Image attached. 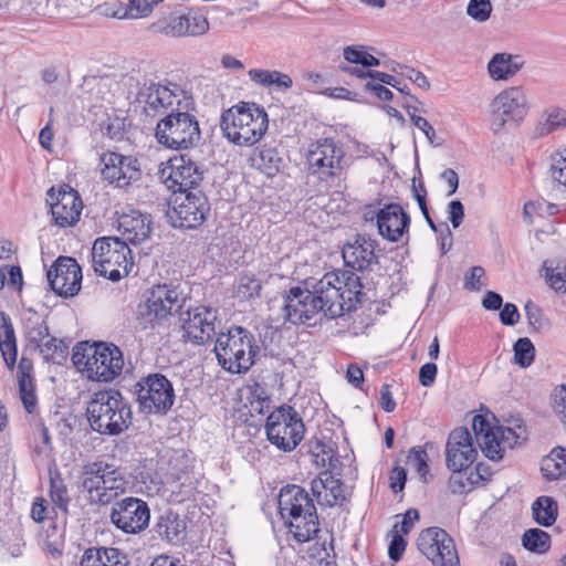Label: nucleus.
Listing matches in <instances>:
<instances>
[{
	"label": "nucleus",
	"instance_id": "nucleus-1",
	"mask_svg": "<svg viewBox=\"0 0 566 566\" xmlns=\"http://www.w3.org/2000/svg\"><path fill=\"white\" fill-rule=\"evenodd\" d=\"M361 287L360 277L352 272H328L312 290L294 286L284 300L285 319L297 325L318 314L329 319L340 317L360 303Z\"/></svg>",
	"mask_w": 566,
	"mask_h": 566
},
{
	"label": "nucleus",
	"instance_id": "nucleus-2",
	"mask_svg": "<svg viewBox=\"0 0 566 566\" xmlns=\"http://www.w3.org/2000/svg\"><path fill=\"white\" fill-rule=\"evenodd\" d=\"M86 415L91 429L104 436H118L133 422L130 403L116 389L95 392L87 402Z\"/></svg>",
	"mask_w": 566,
	"mask_h": 566
},
{
	"label": "nucleus",
	"instance_id": "nucleus-3",
	"mask_svg": "<svg viewBox=\"0 0 566 566\" xmlns=\"http://www.w3.org/2000/svg\"><path fill=\"white\" fill-rule=\"evenodd\" d=\"M279 512L289 532L300 543L311 541L319 532L314 502L300 485L291 484L281 489Z\"/></svg>",
	"mask_w": 566,
	"mask_h": 566
},
{
	"label": "nucleus",
	"instance_id": "nucleus-4",
	"mask_svg": "<svg viewBox=\"0 0 566 566\" xmlns=\"http://www.w3.org/2000/svg\"><path fill=\"white\" fill-rule=\"evenodd\" d=\"M223 137L240 147H250L260 142L269 126L265 109L255 103L240 102L226 109L220 117Z\"/></svg>",
	"mask_w": 566,
	"mask_h": 566
},
{
	"label": "nucleus",
	"instance_id": "nucleus-5",
	"mask_svg": "<svg viewBox=\"0 0 566 566\" xmlns=\"http://www.w3.org/2000/svg\"><path fill=\"white\" fill-rule=\"evenodd\" d=\"M220 366L231 374L247 373L255 361L260 348L254 335L242 326L220 332L213 348Z\"/></svg>",
	"mask_w": 566,
	"mask_h": 566
},
{
	"label": "nucleus",
	"instance_id": "nucleus-6",
	"mask_svg": "<svg viewBox=\"0 0 566 566\" xmlns=\"http://www.w3.org/2000/svg\"><path fill=\"white\" fill-rule=\"evenodd\" d=\"M195 111L193 98L181 103L156 125V138L166 148L182 150L196 147L201 140V130Z\"/></svg>",
	"mask_w": 566,
	"mask_h": 566
},
{
	"label": "nucleus",
	"instance_id": "nucleus-7",
	"mask_svg": "<svg viewBox=\"0 0 566 566\" xmlns=\"http://www.w3.org/2000/svg\"><path fill=\"white\" fill-rule=\"evenodd\" d=\"M72 360L95 381H112L122 374L124 367L123 353L113 344H80L74 348Z\"/></svg>",
	"mask_w": 566,
	"mask_h": 566
},
{
	"label": "nucleus",
	"instance_id": "nucleus-8",
	"mask_svg": "<svg viewBox=\"0 0 566 566\" xmlns=\"http://www.w3.org/2000/svg\"><path fill=\"white\" fill-rule=\"evenodd\" d=\"M92 263L96 273L113 282L128 275L134 265L132 250L117 237H103L94 241Z\"/></svg>",
	"mask_w": 566,
	"mask_h": 566
},
{
	"label": "nucleus",
	"instance_id": "nucleus-9",
	"mask_svg": "<svg viewBox=\"0 0 566 566\" xmlns=\"http://www.w3.org/2000/svg\"><path fill=\"white\" fill-rule=\"evenodd\" d=\"M265 433L271 444L283 452H291L302 442L305 424L293 407L283 405L268 416Z\"/></svg>",
	"mask_w": 566,
	"mask_h": 566
},
{
	"label": "nucleus",
	"instance_id": "nucleus-10",
	"mask_svg": "<svg viewBox=\"0 0 566 566\" xmlns=\"http://www.w3.org/2000/svg\"><path fill=\"white\" fill-rule=\"evenodd\" d=\"M122 474L107 463L92 462L84 467L82 486L91 502L108 504L126 490Z\"/></svg>",
	"mask_w": 566,
	"mask_h": 566
},
{
	"label": "nucleus",
	"instance_id": "nucleus-11",
	"mask_svg": "<svg viewBox=\"0 0 566 566\" xmlns=\"http://www.w3.org/2000/svg\"><path fill=\"white\" fill-rule=\"evenodd\" d=\"M306 159L310 172L329 186L340 180L346 169L345 151L333 138L318 139L312 144Z\"/></svg>",
	"mask_w": 566,
	"mask_h": 566
},
{
	"label": "nucleus",
	"instance_id": "nucleus-12",
	"mask_svg": "<svg viewBox=\"0 0 566 566\" xmlns=\"http://www.w3.org/2000/svg\"><path fill=\"white\" fill-rule=\"evenodd\" d=\"M134 392L139 411L145 415L165 416L176 399L171 381L159 373L140 378Z\"/></svg>",
	"mask_w": 566,
	"mask_h": 566
},
{
	"label": "nucleus",
	"instance_id": "nucleus-13",
	"mask_svg": "<svg viewBox=\"0 0 566 566\" xmlns=\"http://www.w3.org/2000/svg\"><path fill=\"white\" fill-rule=\"evenodd\" d=\"M185 303L186 297L177 287L157 285L138 305V319L145 328L161 325L174 313L181 312Z\"/></svg>",
	"mask_w": 566,
	"mask_h": 566
},
{
	"label": "nucleus",
	"instance_id": "nucleus-14",
	"mask_svg": "<svg viewBox=\"0 0 566 566\" xmlns=\"http://www.w3.org/2000/svg\"><path fill=\"white\" fill-rule=\"evenodd\" d=\"M192 97L184 91L178 84L168 83H145L138 91L136 102L142 106L147 116L169 115L181 103L190 101Z\"/></svg>",
	"mask_w": 566,
	"mask_h": 566
},
{
	"label": "nucleus",
	"instance_id": "nucleus-15",
	"mask_svg": "<svg viewBox=\"0 0 566 566\" xmlns=\"http://www.w3.org/2000/svg\"><path fill=\"white\" fill-rule=\"evenodd\" d=\"M491 128L499 133L506 124L520 125L527 116L530 105L522 86H511L500 92L491 105Z\"/></svg>",
	"mask_w": 566,
	"mask_h": 566
},
{
	"label": "nucleus",
	"instance_id": "nucleus-16",
	"mask_svg": "<svg viewBox=\"0 0 566 566\" xmlns=\"http://www.w3.org/2000/svg\"><path fill=\"white\" fill-rule=\"evenodd\" d=\"M417 546L433 566H460L453 538L440 527L423 530L417 538Z\"/></svg>",
	"mask_w": 566,
	"mask_h": 566
},
{
	"label": "nucleus",
	"instance_id": "nucleus-17",
	"mask_svg": "<svg viewBox=\"0 0 566 566\" xmlns=\"http://www.w3.org/2000/svg\"><path fill=\"white\" fill-rule=\"evenodd\" d=\"M109 518L122 532L138 534L148 526L150 511L145 501L128 496L114 502Z\"/></svg>",
	"mask_w": 566,
	"mask_h": 566
},
{
	"label": "nucleus",
	"instance_id": "nucleus-18",
	"mask_svg": "<svg viewBox=\"0 0 566 566\" xmlns=\"http://www.w3.org/2000/svg\"><path fill=\"white\" fill-rule=\"evenodd\" d=\"M180 314L182 337L195 345H203L216 335L218 312L206 306L188 307Z\"/></svg>",
	"mask_w": 566,
	"mask_h": 566
},
{
	"label": "nucleus",
	"instance_id": "nucleus-19",
	"mask_svg": "<svg viewBox=\"0 0 566 566\" xmlns=\"http://www.w3.org/2000/svg\"><path fill=\"white\" fill-rule=\"evenodd\" d=\"M99 161L102 178L117 188H126L142 177L140 164L136 157L105 151Z\"/></svg>",
	"mask_w": 566,
	"mask_h": 566
},
{
	"label": "nucleus",
	"instance_id": "nucleus-20",
	"mask_svg": "<svg viewBox=\"0 0 566 566\" xmlns=\"http://www.w3.org/2000/svg\"><path fill=\"white\" fill-rule=\"evenodd\" d=\"M167 169L169 172L165 177V185L174 193L198 190L197 187L203 179L202 166L187 155L171 158Z\"/></svg>",
	"mask_w": 566,
	"mask_h": 566
},
{
	"label": "nucleus",
	"instance_id": "nucleus-21",
	"mask_svg": "<svg viewBox=\"0 0 566 566\" xmlns=\"http://www.w3.org/2000/svg\"><path fill=\"white\" fill-rule=\"evenodd\" d=\"M478 450L468 428L453 429L446 444V464L449 470L459 472L467 470L476 460Z\"/></svg>",
	"mask_w": 566,
	"mask_h": 566
},
{
	"label": "nucleus",
	"instance_id": "nucleus-22",
	"mask_svg": "<svg viewBox=\"0 0 566 566\" xmlns=\"http://www.w3.org/2000/svg\"><path fill=\"white\" fill-rule=\"evenodd\" d=\"M182 195H185L184 199L169 213L171 223L175 228H197L210 211L208 199L201 190L188 191Z\"/></svg>",
	"mask_w": 566,
	"mask_h": 566
},
{
	"label": "nucleus",
	"instance_id": "nucleus-23",
	"mask_svg": "<svg viewBox=\"0 0 566 566\" xmlns=\"http://www.w3.org/2000/svg\"><path fill=\"white\" fill-rule=\"evenodd\" d=\"M46 276L51 289L60 296L72 297L81 290L82 270L71 256L57 258Z\"/></svg>",
	"mask_w": 566,
	"mask_h": 566
},
{
	"label": "nucleus",
	"instance_id": "nucleus-24",
	"mask_svg": "<svg viewBox=\"0 0 566 566\" xmlns=\"http://www.w3.org/2000/svg\"><path fill=\"white\" fill-rule=\"evenodd\" d=\"M48 203L51 207L54 222L64 228L74 226L81 216L83 203L74 189L67 187L55 191L54 187L48 190Z\"/></svg>",
	"mask_w": 566,
	"mask_h": 566
},
{
	"label": "nucleus",
	"instance_id": "nucleus-25",
	"mask_svg": "<svg viewBox=\"0 0 566 566\" xmlns=\"http://www.w3.org/2000/svg\"><path fill=\"white\" fill-rule=\"evenodd\" d=\"M377 247L376 240L366 235H356L353 242H347L343 247L342 254L345 265L354 271L371 270V266L378 263Z\"/></svg>",
	"mask_w": 566,
	"mask_h": 566
},
{
	"label": "nucleus",
	"instance_id": "nucleus-26",
	"mask_svg": "<svg viewBox=\"0 0 566 566\" xmlns=\"http://www.w3.org/2000/svg\"><path fill=\"white\" fill-rule=\"evenodd\" d=\"M409 224V214L398 203L386 205L377 213L378 232L388 241L398 242L408 232Z\"/></svg>",
	"mask_w": 566,
	"mask_h": 566
},
{
	"label": "nucleus",
	"instance_id": "nucleus-27",
	"mask_svg": "<svg viewBox=\"0 0 566 566\" xmlns=\"http://www.w3.org/2000/svg\"><path fill=\"white\" fill-rule=\"evenodd\" d=\"M118 230L124 242L134 245L149 239L151 232V218L147 213L130 209L118 217Z\"/></svg>",
	"mask_w": 566,
	"mask_h": 566
},
{
	"label": "nucleus",
	"instance_id": "nucleus-28",
	"mask_svg": "<svg viewBox=\"0 0 566 566\" xmlns=\"http://www.w3.org/2000/svg\"><path fill=\"white\" fill-rule=\"evenodd\" d=\"M209 22L202 13L189 11L186 14L171 17L169 21L160 28V32L167 36H198L207 33Z\"/></svg>",
	"mask_w": 566,
	"mask_h": 566
},
{
	"label": "nucleus",
	"instance_id": "nucleus-29",
	"mask_svg": "<svg viewBox=\"0 0 566 566\" xmlns=\"http://www.w3.org/2000/svg\"><path fill=\"white\" fill-rule=\"evenodd\" d=\"M311 491L319 504L334 506L347 500L343 482L329 471L322 472L311 481Z\"/></svg>",
	"mask_w": 566,
	"mask_h": 566
},
{
	"label": "nucleus",
	"instance_id": "nucleus-30",
	"mask_svg": "<svg viewBox=\"0 0 566 566\" xmlns=\"http://www.w3.org/2000/svg\"><path fill=\"white\" fill-rule=\"evenodd\" d=\"M472 429L483 454L492 461L501 460V449L494 434L496 427L491 424L488 417L482 415L474 416Z\"/></svg>",
	"mask_w": 566,
	"mask_h": 566
},
{
	"label": "nucleus",
	"instance_id": "nucleus-31",
	"mask_svg": "<svg viewBox=\"0 0 566 566\" xmlns=\"http://www.w3.org/2000/svg\"><path fill=\"white\" fill-rule=\"evenodd\" d=\"M80 566H129V562L119 548L94 546L83 552Z\"/></svg>",
	"mask_w": 566,
	"mask_h": 566
},
{
	"label": "nucleus",
	"instance_id": "nucleus-32",
	"mask_svg": "<svg viewBox=\"0 0 566 566\" xmlns=\"http://www.w3.org/2000/svg\"><path fill=\"white\" fill-rule=\"evenodd\" d=\"M521 55L506 52L495 53L488 63V74L493 81H509L524 66Z\"/></svg>",
	"mask_w": 566,
	"mask_h": 566
},
{
	"label": "nucleus",
	"instance_id": "nucleus-33",
	"mask_svg": "<svg viewBox=\"0 0 566 566\" xmlns=\"http://www.w3.org/2000/svg\"><path fill=\"white\" fill-rule=\"evenodd\" d=\"M154 531L161 538L169 544L177 545L182 542L185 537L186 524L174 512H167L161 515L154 526Z\"/></svg>",
	"mask_w": 566,
	"mask_h": 566
},
{
	"label": "nucleus",
	"instance_id": "nucleus-34",
	"mask_svg": "<svg viewBox=\"0 0 566 566\" xmlns=\"http://www.w3.org/2000/svg\"><path fill=\"white\" fill-rule=\"evenodd\" d=\"M0 352L7 367L12 370L17 361V342L10 317L0 313Z\"/></svg>",
	"mask_w": 566,
	"mask_h": 566
},
{
	"label": "nucleus",
	"instance_id": "nucleus-35",
	"mask_svg": "<svg viewBox=\"0 0 566 566\" xmlns=\"http://www.w3.org/2000/svg\"><path fill=\"white\" fill-rule=\"evenodd\" d=\"M541 473L546 481L566 479V448L556 447L541 461Z\"/></svg>",
	"mask_w": 566,
	"mask_h": 566
},
{
	"label": "nucleus",
	"instance_id": "nucleus-36",
	"mask_svg": "<svg viewBox=\"0 0 566 566\" xmlns=\"http://www.w3.org/2000/svg\"><path fill=\"white\" fill-rule=\"evenodd\" d=\"M250 163L253 168L266 176H274L280 170L282 158L276 148L263 146L253 151Z\"/></svg>",
	"mask_w": 566,
	"mask_h": 566
},
{
	"label": "nucleus",
	"instance_id": "nucleus-37",
	"mask_svg": "<svg viewBox=\"0 0 566 566\" xmlns=\"http://www.w3.org/2000/svg\"><path fill=\"white\" fill-rule=\"evenodd\" d=\"M531 509L534 521L544 527L552 526L558 517V504L552 496H538Z\"/></svg>",
	"mask_w": 566,
	"mask_h": 566
},
{
	"label": "nucleus",
	"instance_id": "nucleus-38",
	"mask_svg": "<svg viewBox=\"0 0 566 566\" xmlns=\"http://www.w3.org/2000/svg\"><path fill=\"white\" fill-rule=\"evenodd\" d=\"M482 465L478 464L475 471L470 472L468 476L461 474L462 471L453 472L449 479V489L453 494H463L472 491L478 485H484L488 478L481 473Z\"/></svg>",
	"mask_w": 566,
	"mask_h": 566
},
{
	"label": "nucleus",
	"instance_id": "nucleus-39",
	"mask_svg": "<svg viewBox=\"0 0 566 566\" xmlns=\"http://www.w3.org/2000/svg\"><path fill=\"white\" fill-rule=\"evenodd\" d=\"M249 77L255 84L266 87L275 86L277 88L289 90L293 85L291 76L280 71L252 69L249 71Z\"/></svg>",
	"mask_w": 566,
	"mask_h": 566
},
{
	"label": "nucleus",
	"instance_id": "nucleus-40",
	"mask_svg": "<svg viewBox=\"0 0 566 566\" xmlns=\"http://www.w3.org/2000/svg\"><path fill=\"white\" fill-rule=\"evenodd\" d=\"M552 544L551 535L541 528H530L522 536V545L528 552L545 554Z\"/></svg>",
	"mask_w": 566,
	"mask_h": 566
},
{
	"label": "nucleus",
	"instance_id": "nucleus-41",
	"mask_svg": "<svg viewBox=\"0 0 566 566\" xmlns=\"http://www.w3.org/2000/svg\"><path fill=\"white\" fill-rule=\"evenodd\" d=\"M24 336L29 345L36 347L49 336V326L40 317L29 318L24 325Z\"/></svg>",
	"mask_w": 566,
	"mask_h": 566
},
{
	"label": "nucleus",
	"instance_id": "nucleus-42",
	"mask_svg": "<svg viewBox=\"0 0 566 566\" xmlns=\"http://www.w3.org/2000/svg\"><path fill=\"white\" fill-rule=\"evenodd\" d=\"M566 128V109L551 107L544 113V120L541 124V134L548 135L555 130Z\"/></svg>",
	"mask_w": 566,
	"mask_h": 566
},
{
	"label": "nucleus",
	"instance_id": "nucleus-43",
	"mask_svg": "<svg viewBox=\"0 0 566 566\" xmlns=\"http://www.w3.org/2000/svg\"><path fill=\"white\" fill-rule=\"evenodd\" d=\"M514 363L522 368L531 366L535 357V347L530 338L522 337L513 346Z\"/></svg>",
	"mask_w": 566,
	"mask_h": 566
},
{
	"label": "nucleus",
	"instance_id": "nucleus-44",
	"mask_svg": "<svg viewBox=\"0 0 566 566\" xmlns=\"http://www.w3.org/2000/svg\"><path fill=\"white\" fill-rule=\"evenodd\" d=\"M35 348L46 361H55L57 358L65 357L66 347L64 346L63 342L50 335Z\"/></svg>",
	"mask_w": 566,
	"mask_h": 566
},
{
	"label": "nucleus",
	"instance_id": "nucleus-45",
	"mask_svg": "<svg viewBox=\"0 0 566 566\" xmlns=\"http://www.w3.org/2000/svg\"><path fill=\"white\" fill-rule=\"evenodd\" d=\"M493 11L491 0H470L467 6V14L476 22H485Z\"/></svg>",
	"mask_w": 566,
	"mask_h": 566
},
{
	"label": "nucleus",
	"instance_id": "nucleus-46",
	"mask_svg": "<svg viewBox=\"0 0 566 566\" xmlns=\"http://www.w3.org/2000/svg\"><path fill=\"white\" fill-rule=\"evenodd\" d=\"M402 106L407 108L413 125L424 134L430 144H433L436 138V130L424 117L417 115L419 108L409 104L408 102L402 103Z\"/></svg>",
	"mask_w": 566,
	"mask_h": 566
},
{
	"label": "nucleus",
	"instance_id": "nucleus-47",
	"mask_svg": "<svg viewBox=\"0 0 566 566\" xmlns=\"http://www.w3.org/2000/svg\"><path fill=\"white\" fill-rule=\"evenodd\" d=\"M551 177L566 187V148L552 155Z\"/></svg>",
	"mask_w": 566,
	"mask_h": 566
},
{
	"label": "nucleus",
	"instance_id": "nucleus-48",
	"mask_svg": "<svg viewBox=\"0 0 566 566\" xmlns=\"http://www.w3.org/2000/svg\"><path fill=\"white\" fill-rule=\"evenodd\" d=\"M408 462L413 467L420 478L426 482V476L429 473L428 454L421 448H412L408 454Z\"/></svg>",
	"mask_w": 566,
	"mask_h": 566
},
{
	"label": "nucleus",
	"instance_id": "nucleus-49",
	"mask_svg": "<svg viewBox=\"0 0 566 566\" xmlns=\"http://www.w3.org/2000/svg\"><path fill=\"white\" fill-rule=\"evenodd\" d=\"M546 280L552 289L566 293V264L546 268Z\"/></svg>",
	"mask_w": 566,
	"mask_h": 566
},
{
	"label": "nucleus",
	"instance_id": "nucleus-50",
	"mask_svg": "<svg viewBox=\"0 0 566 566\" xmlns=\"http://www.w3.org/2000/svg\"><path fill=\"white\" fill-rule=\"evenodd\" d=\"M494 434L501 449V459L503 458L505 448H513L518 443L520 434L512 428L496 427Z\"/></svg>",
	"mask_w": 566,
	"mask_h": 566
},
{
	"label": "nucleus",
	"instance_id": "nucleus-51",
	"mask_svg": "<svg viewBox=\"0 0 566 566\" xmlns=\"http://www.w3.org/2000/svg\"><path fill=\"white\" fill-rule=\"evenodd\" d=\"M392 71L399 73L403 77H407L420 88L426 91L430 88L428 77L422 72L415 70L413 67L398 64L396 67H392Z\"/></svg>",
	"mask_w": 566,
	"mask_h": 566
},
{
	"label": "nucleus",
	"instance_id": "nucleus-52",
	"mask_svg": "<svg viewBox=\"0 0 566 566\" xmlns=\"http://www.w3.org/2000/svg\"><path fill=\"white\" fill-rule=\"evenodd\" d=\"M485 276V271L482 266H472L464 275L463 287L468 291H480L485 283L482 279Z\"/></svg>",
	"mask_w": 566,
	"mask_h": 566
},
{
	"label": "nucleus",
	"instance_id": "nucleus-53",
	"mask_svg": "<svg viewBox=\"0 0 566 566\" xmlns=\"http://www.w3.org/2000/svg\"><path fill=\"white\" fill-rule=\"evenodd\" d=\"M19 391L21 400L28 412H32L36 405V396L34 391L33 379L20 380Z\"/></svg>",
	"mask_w": 566,
	"mask_h": 566
},
{
	"label": "nucleus",
	"instance_id": "nucleus-54",
	"mask_svg": "<svg viewBox=\"0 0 566 566\" xmlns=\"http://www.w3.org/2000/svg\"><path fill=\"white\" fill-rule=\"evenodd\" d=\"M251 396L253 398V400H251V411L262 413L263 408L268 407V403L270 402V398L266 395L265 389L259 384H255L251 388Z\"/></svg>",
	"mask_w": 566,
	"mask_h": 566
},
{
	"label": "nucleus",
	"instance_id": "nucleus-55",
	"mask_svg": "<svg viewBox=\"0 0 566 566\" xmlns=\"http://www.w3.org/2000/svg\"><path fill=\"white\" fill-rule=\"evenodd\" d=\"M449 220L454 229L459 228L464 219V207L460 200H452L447 209Z\"/></svg>",
	"mask_w": 566,
	"mask_h": 566
},
{
	"label": "nucleus",
	"instance_id": "nucleus-56",
	"mask_svg": "<svg viewBox=\"0 0 566 566\" xmlns=\"http://www.w3.org/2000/svg\"><path fill=\"white\" fill-rule=\"evenodd\" d=\"M124 123L119 118L111 119L108 118L102 125L103 133L108 136L111 139H122Z\"/></svg>",
	"mask_w": 566,
	"mask_h": 566
},
{
	"label": "nucleus",
	"instance_id": "nucleus-57",
	"mask_svg": "<svg viewBox=\"0 0 566 566\" xmlns=\"http://www.w3.org/2000/svg\"><path fill=\"white\" fill-rule=\"evenodd\" d=\"M389 486L394 493L401 492L407 481V472L401 467H395L389 475Z\"/></svg>",
	"mask_w": 566,
	"mask_h": 566
},
{
	"label": "nucleus",
	"instance_id": "nucleus-58",
	"mask_svg": "<svg viewBox=\"0 0 566 566\" xmlns=\"http://www.w3.org/2000/svg\"><path fill=\"white\" fill-rule=\"evenodd\" d=\"M51 499L60 509H66L69 502L67 492L61 482L51 481Z\"/></svg>",
	"mask_w": 566,
	"mask_h": 566
},
{
	"label": "nucleus",
	"instance_id": "nucleus-59",
	"mask_svg": "<svg viewBox=\"0 0 566 566\" xmlns=\"http://www.w3.org/2000/svg\"><path fill=\"white\" fill-rule=\"evenodd\" d=\"M438 367L434 363H427L419 370V382L423 387H431L434 384Z\"/></svg>",
	"mask_w": 566,
	"mask_h": 566
},
{
	"label": "nucleus",
	"instance_id": "nucleus-60",
	"mask_svg": "<svg viewBox=\"0 0 566 566\" xmlns=\"http://www.w3.org/2000/svg\"><path fill=\"white\" fill-rule=\"evenodd\" d=\"M367 51L364 46H346L343 51L344 59L354 64L364 65Z\"/></svg>",
	"mask_w": 566,
	"mask_h": 566
},
{
	"label": "nucleus",
	"instance_id": "nucleus-61",
	"mask_svg": "<svg viewBox=\"0 0 566 566\" xmlns=\"http://www.w3.org/2000/svg\"><path fill=\"white\" fill-rule=\"evenodd\" d=\"M520 319L517 307L512 303H506L500 312V321L503 325L513 326Z\"/></svg>",
	"mask_w": 566,
	"mask_h": 566
},
{
	"label": "nucleus",
	"instance_id": "nucleus-62",
	"mask_svg": "<svg viewBox=\"0 0 566 566\" xmlns=\"http://www.w3.org/2000/svg\"><path fill=\"white\" fill-rule=\"evenodd\" d=\"M96 11L106 18L124 19L127 15L125 7H116L114 3H104L96 8Z\"/></svg>",
	"mask_w": 566,
	"mask_h": 566
},
{
	"label": "nucleus",
	"instance_id": "nucleus-63",
	"mask_svg": "<svg viewBox=\"0 0 566 566\" xmlns=\"http://www.w3.org/2000/svg\"><path fill=\"white\" fill-rule=\"evenodd\" d=\"M406 545L407 543L401 535H394L388 548V555L390 559H392L394 562H398L406 549Z\"/></svg>",
	"mask_w": 566,
	"mask_h": 566
},
{
	"label": "nucleus",
	"instance_id": "nucleus-64",
	"mask_svg": "<svg viewBox=\"0 0 566 566\" xmlns=\"http://www.w3.org/2000/svg\"><path fill=\"white\" fill-rule=\"evenodd\" d=\"M380 407L386 412H391L396 408V402L392 398L390 386L388 384H384L380 388Z\"/></svg>",
	"mask_w": 566,
	"mask_h": 566
}]
</instances>
